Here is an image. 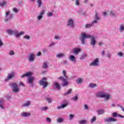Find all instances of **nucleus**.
Segmentation results:
<instances>
[{"label": "nucleus", "instance_id": "f257e3e1", "mask_svg": "<svg viewBox=\"0 0 124 124\" xmlns=\"http://www.w3.org/2000/svg\"><path fill=\"white\" fill-rule=\"evenodd\" d=\"M85 38H91L90 45L93 46V47L95 46V44H96V40H95L94 36L90 34H86V33L84 32H81L79 39L83 45L86 43V42H85Z\"/></svg>", "mask_w": 124, "mask_h": 124}, {"label": "nucleus", "instance_id": "f03ea898", "mask_svg": "<svg viewBox=\"0 0 124 124\" xmlns=\"http://www.w3.org/2000/svg\"><path fill=\"white\" fill-rule=\"evenodd\" d=\"M7 32L9 35H13V34H14L16 36V38H19L20 35L25 34V31H21L20 32H19L17 30H12L11 29L7 30Z\"/></svg>", "mask_w": 124, "mask_h": 124}, {"label": "nucleus", "instance_id": "7ed1b4c3", "mask_svg": "<svg viewBox=\"0 0 124 124\" xmlns=\"http://www.w3.org/2000/svg\"><path fill=\"white\" fill-rule=\"evenodd\" d=\"M62 73L63 76L65 77V78L62 77H60L58 78L59 80H61L62 82V87H67L68 86V81H67V77L66 76V72L65 71H62Z\"/></svg>", "mask_w": 124, "mask_h": 124}, {"label": "nucleus", "instance_id": "20e7f679", "mask_svg": "<svg viewBox=\"0 0 124 124\" xmlns=\"http://www.w3.org/2000/svg\"><path fill=\"white\" fill-rule=\"evenodd\" d=\"M99 20V16H98V14L97 13H95V20H93L92 23L86 24L85 27L86 29H89L90 28H91V27H93V25H94V24H97V21Z\"/></svg>", "mask_w": 124, "mask_h": 124}, {"label": "nucleus", "instance_id": "39448f33", "mask_svg": "<svg viewBox=\"0 0 124 124\" xmlns=\"http://www.w3.org/2000/svg\"><path fill=\"white\" fill-rule=\"evenodd\" d=\"M5 17L6 18L4 19V21L5 22H8V21H10L13 18V15H12L9 10H8L5 13Z\"/></svg>", "mask_w": 124, "mask_h": 124}, {"label": "nucleus", "instance_id": "423d86ee", "mask_svg": "<svg viewBox=\"0 0 124 124\" xmlns=\"http://www.w3.org/2000/svg\"><path fill=\"white\" fill-rule=\"evenodd\" d=\"M10 87L12 88L13 89V92L14 93H19L20 89L18 87V85L15 83H13L10 84Z\"/></svg>", "mask_w": 124, "mask_h": 124}, {"label": "nucleus", "instance_id": "0eeeda50", "mask_svg": "<svg viewBox=\"0 0 124 124\" xmlns=\"http://www.w3.org/2000/svg\"><path fill=\"white\" fill-rule=\"evenodd\" d=\"M46 80H47V78L44 77L41 80L39 81V84L40 86H43V88H46L48 86V83L46 82Z\"/></svg>", "mask_w": 124, "mask_h": 124}, {"label": "nucleus", "instance_id": "6e6552de", "mask_svg": "<svg viewBox=\"0 0 124 124\" xmlns=\"http://www.w3.org/2000/svg\"><path fill=\"white\" fill-rule=\"evenodd\" d=\"M27 60L29 62H34L35 61V54L32 52L29 53L27 57Z\"/></svg>", "mask_w": 124, "mask_h": 124}, {"label": "nucleus", "instance_id": "1a4fd4ad", "mask_svg": "<svg viewBox=\"0 0 124 124\" xmlns=\"http://www.w3.org/2000/svg\"><path fill=\"white\" fill-rule=\"evenodd\" d=\"M99 65V59L96 58L94 59L91 63L90 64V66H98Z\"/></svg>", "mask_w": 124, "mask_h": 124}, {"label": "nucleus", "instance_id": "9d476101", "mask_svg": "<svg viewBox=\"0 0 124 124\" xmlns=\"http://www.w3.org/2000/svg\"><path fill=\"white\" fill-rule=\"evenodd\" d=\"M35 78L33 77L28 78L27 80V83L29 84V86L32 88L33 87V81Z\"/></svg>", "mask_w": 124, "mask_h": 124}, {"label": "nucleus", "instance_id": "9b49d317", "mask_svg": "<svg viewBox=\"0 0 124 124\" xmlns=\"http://www.w3.org/2000/svg\"><path fill=\"white\" fill-rule=\"evenodd\" d=\"M67 26L73 29L74 28V20L72 18H69L68 20Z\"/></svg>", "mask_w": 124, "mask_h": 124}, {"label": "nucleus", "instance_id": "f8f14e48", "mask_svg": "<svg viewBox=\"0 0 124 124\" xmlns=\"http://www.w3.org/2000/svg\"><path fill=\"white\" fill-rule=\"evenodd\" d=\"M44 14H45V10H43L40 12L39 15L37 16V19L38 21L42 20V18H43V15H44Z\"/></svg>", "mask_w": 124, "mask_h": 124}, {"label": "nucleus", "instance_id": "ddd939ff", "mask_svg": "<svg viewBox=\"0 0 124 124\" xmlns=\"http://www.w3.org/2000/svg\"><path fill=\"white\" fill-rule=\"evenodd\" d=\"M15 76V73L11 72L8 74L7 77L6 79H4L5 81H9V80H11Z\"/></svg>", "mask_w": 124, "mask_h": 124}, {"label": "nucleus", "instance_id": "4468645a", "mask_svg": "<svg viewBox=\"0 0 124 124\" xmlns=\"http://www.w3.org/2000/svg\"><path fill=\"white\" fill-rule=\"evenodd\" d=\"M105 93V92H104V91H100L96 94V97H100V98H103V96H104Z\"/></svg>", "mask_w": 124, "mask_h": 124}, {"label": "nucleus", "instance_id": "2eb2a0df", "mask_svg": "<svg viewBox=\"0 0 124 124\" xmlns=\"http://www.w3.org/2000/svg\"><path fill=\"white\" fill-rule=\"evenodd\" d=\"M73 51L75 53V55H78L81 51V49L78 47H76L73 49Z\"/></svg>", "mask_w": 124, "mask_h": 124}, {"label": "nucleus", "instance_id": "dca6fc26", "mask_svg": "<svg viewBox=\"0 0 124 124\" xmlns=\"http://www.w3.org/2000/svg\"><path fill=\"white\" fill-rule=\"evenodd\" d=\"M69 60H70L71 62H73L74 63H76V58H75V56L73 55H70L69 57Z\"/></svg>", "mask_w": 124, "mask_h": 124}, {"label": "nucleus", "instance_id": "f3484780", "mask_svg": "<svg viewBox=\"0 0 124 124\" xmlns=\"http://www.w3.org/2000/svg\"><path fill=\"white\" fill-rule=\"evenodd\" d=\"M116 121H117V120L112 118H107L105 119V122H106L107 123H109V122H116Z\"/></svg>", "mask_w": 124, "mask_h": 124}, {"label": "nucleus", "instance_id": "a211bd4d", "mask_svg": "<svg viewBox=\"0 0 124 124\" xmlns=\"http://www.w3.org/2000/svg\"><path fill=\"white\" fill-rule=\"evenodd\" d=\"M103 98H105V100H108L109 99H110V94L105 93Z\"/></svg>", "mask_w": 124, "mask_h": 124}, {"label": "nucleus", "instance_id": "6ab92c4d", "mask_svg": "<svg viewBox=\"0 0 124 124\" xmlns=\"http://www.w3.org/2000/svg\"><path fill=\"white\" fill-rule=\"evenodd\" d=\"M3 103H4V99H0V108L2 110L4 109V107H3Z\"/></svg>", "mask_w": 124, "mask_h": 124}, {"label": "nucleus", "instance_id": "aec40b11", "mask_svg": "<svg viewBox=\"0 0 124 124\" xmlns=\"http://www.w3.org/2000/svg\"><path fill=\"white\" fill-rule=\"evenodd\" d=\"M53 86L58 90V91H60L61 90V86L58 83V82H54L53 83Z\"/></svg>", "mask_w": 124, "mask_h": 124}, {"label": "nucleus", "instance_id": "412c9836", "mask_svg": "<svg viewBox=\"0 0 124 124\" xmlns=\"http://www.w3.org/2000/svg\"><path fill=\"white\" fill-rule=\"evenodd\" d=\"M7 4V1L6 0H3L1 2H0V6L1 7H3V6H5Z\"/></svg>", "mask_w": 124, "mask_h": 124}, {"label": "nucleus", "instance_id": "4be33fe9", "mask_svg": "<svg viewBox=\"0 0 124 124\" xmlns=\"http://www.w3.org/2000/svg\"><path fill=\"white\" fill-rule=\"evenodd\" d=\"M56 57L57 59H62V58H64L65 55L63 53H60L57 54Z\"/></svg>", "mask_w": 124, "mask_h": 124}, {"label": "nucleus", "instance_id": "5701e85b", "mask_svg": "<svg viewBox=\"0 0 124 124\" xmlns=\"http://www.w3.org/2000/svg\"><path fill=\"white\" fill-rule=\"evenodd\" d=\"M22 117H30L31 116V113L28 112H23L21 113Z\"/></svg>", "mask_w": 124, "mask_h": 124}, {"label": "nucleus", "instance_id": "b1692460", "mask_svg": "<svg viewBox=\"0 0 124 124\" xmlns=\"http://www.w3.org/2000/svg\"><path fill=\"white\" fill-rule=\"evenodd\" d=\"M97 113L98 115H103L105 113V111L104 109H100L97 110Z\"/></svg>", "mask_w": 124, "mask_h": 124}, {"label": "nucleus", "instance_id": "393cba45", "mask_svg": "<svg viewBox=\"0 0 124 124\" xmlns=\"http://www.w3.org/2000/svg\"><path fill=\"white\" fill-rule=\"evenodd\" d=\"M32 76V73L31 72H29L28 73H27L26 74H25V76H26L28 78H30Z\"/></svg>", "mask_w": 124, "mask_h": 124}, {"label": "nucleus", "instance_id": "a878e982", "mask_svg": "<svg viewBox=\"0 0 124 124\" xmlns=\"http://www.w3.org/2000/svg\"><path fill=\"white\" fill-rule=\"evenodd\" d=\"M31 105V102L27 101L25 103L22 105L23 107H29V106Z\"/></svg>", "mask_w": 124, "mask_h": 124}, {"label": "nucleus", "instance_id": "bb28decb", "mask_svg": "<svg viewBox=\"0 0 124 124\" xmlns=\"http://www.w3.org/2000/svg\"><path fill=\"white\" fill-rule=\"evenodd\" d=\"M43 67L45 69H47V68H48V62H44L43 63Z\"/></svg>", "mask_w": 124, "mask_h": 124}, {"label": "nucleus", "instance_id": "cd10ccee", "mask_svg": "<svg viewBox=\"0 0 124 124\" xmlns=\"http://www.w3.org/2000/svg\"><path fill=\"white\" fill-rule=\"evenodd\" d=\"M80 1H81V0H76L75 5H76V6H80V5H81V3H80Z\"/></svg>", "mask_w": 124, "mask_h": 124}, {"label": "nucleus", "instance_id": "c85d7f7f", "mask_svg": "<svg viewBox=\"0 0 124 124\" xmlns=\"http://www.w3.org/2000/svg\"><path fill=\"white\" fill-rule=\"evenodd\" d=\"M113 116L114 118H116L117 117H119L120 118H124L123 116H122L121 115L117 114V113L114 112L113 113Z\"/></svg>", "mask_w": 124, "mask_h": 124}, {"label": "nucleus", "instance_id": "c756f323", "mask_svg": "<svg viewBox=\"0 0 124 124\" xmlns=\"http://www.w3.org/2000/svg\"><path fill=\"white\" fill-rule=\"evenodd\" d=\"M120 32L122 33L124 31V25H121L119 28Z\"/></svg>", "mask_w": 124, "mask_h": 124}, {"label": "nucleus", "instance_id": "7c9ffc66", "mask_svg": "<svg viewBox=\"0 0 124 124\" xmlns=\"http://www.w3.org/2000/svg\"><path fill=\"white\" fill-rule=\"evenodd\" d=\"M109 15L110 16H116V15H117V13L115 11H111L109 12Z\"/></svg>", "mask_w": 124, "mask_h": 124}, {"label": "nucleus", "instance_id": "2f4dec72", "mask_svg": "<svg viewBox=\"0 0 124 124\" xmlns=\"http://www.w3.org/2000/svg\"><path fill=\"white\" fill-rule=\"evenodd\" d=\"M71 92H72V89H68V91L64 93V95H67L68 94H70V93H71Z\"/></svg>", "mask_w": 124, "mask_h": 124}, {"label": "nucleus", "instance_id": "473e14b6", "mask_svg": "<svg viewBox=\"0 0 124 124\" xmlns=\"http://www.w3.org/2000/svg\"><path fill=\"white\" fill-rule=\"evenodd\" d=\"M82 81H83V79L82 78H79L76 80V83H77V84H81V83H82Z\"/></svg>", "mask_w": 124, "mask_h": 124}, {"label": "nucleus", "instance_id": "72a5a7b5", "mask_svg": "<svg viewBox=\"0 0 124 124\" xmlns=\"http://www.w3.org/2000/svg\"><path fill=\"white\" fill-rule=\"evenodd\" d=\"M87 57V54L86 53H83L80 58V60H85Z\"/></svg>", "mask_w": 124, "mask_h": 124}, {"label": "nucleus", "instance_id": "f704fd0d", "mask_svg": "<svg viewBox=\"0 0 124 124\" xmlns=\"http://www.w3.org/2000/svg\"><path fill=\"white\" fill-rule=\"evenodd\" d=\"M67 105V104H62L61 106L58 107L57 109H62V108H64Z\"/></svg>", "mask_w": 124, "mask_h": 124}, {"label": "nucleus", "instance_id": "c9c22d12", "mask_svg": "<svg viewBox=\"0 0 124 124\" xmlns=\"http://www.w3.org/2000/svg\"><path fill=\"white\" fill-rule=\"evenodd\" d=\"M86 123H87V121L85 120H82L79 122V124H86Z\"/></svg>", "mask_w": 124, "mask_h": 124}, {"label": "nucleus", "instance_id": "e433bc0d", "mask_svg": "<svg viewBox=\"0 0 124 124\" xmlns=\"http://www.w3.org/2000/svg\"><path fill=\"white\" fill-rule=\"evenodd\" d=\"M37 2L38 4V7H40L42 4V1H41V0H37Z\"/></svg>", "mask_w": 124, "mask_h": 124}, {"label": "nucleus", "instance_id": "4c0bfd02", "mask_svg": "<svg viewBox=\"0 0 124 124\" xmlns=\"http://www.w3.org/2000/svg\"><path fill=\"white\" fill-rule=\"evenodd\" d=\"M89 88H95V87H96V84L90 83L89 84Z\"/></svg>", "mask_w": 124, "mask_h": 124}, {"label": "nucleus", "instance_id": "58836bf2", "mask_svg": "<svg viewBox=\"0 0 124 124\" xmlns=\"http://www.w3.org/2000/svg\"><path fill=\"white\" fill-rule=\"evenodd\" d=\"M62 122H63V118H60L57 119V123L61 124V123H62Z\"/></svg>", "mask_w": 124, "mask_h": 124}, {"label": "nucleus", "instance_id": "ea45409f", "mask_svg": "<svg viewBox=\"0 0 124 124\" xmlns=\"http://www.w3.org/2000/svg\"><path fill=\"white\" fill-rule=\"evenodd\" d=\"M23 38H24V39H26L27 40H29V39L31 38V37L28 35H26L23 36Z\"/></svg>", "mask_w": 124, "mask_h": 124}, {"label": "nucleus", "instance_id": "a19ab883", "mask_svg": "<svg viewBox=\"0 0 124 124\" xmlns=\"http://www.w3.org/2000/svg\"><path fill=\"white\" fill-rule=\"evenodd\" d=\"M96 120V117L95 116H93L92 119L91 120V123L93 124V122H95V120Z\"/></svg>", "mask_w": 124, "mask_h": 124}, {"label": "nucleus", "instance_id": "79ce46f5", "mask_svg": "<svg viewBox=\"0 0 124 124\" xmlns=\"http://www.w3.org/2000/svg\"><path fill=\"white\" fill-rule=\"evenodd\" d=\"M117 55L119 57H124V53H123V52H119L117 53Z\"/></svg>", "mask_w": 124, "mask_h": 124}, {"label": "nucleus", "instance_id": "37998d69", "mask_svg": "<svg viewBox=\"0 0 124 124\" xmlns=\"http://www.w3.org/2000/svg\"><path fill=\"white\" fill-rule=\"evenodd\" d=\"M47 110H48V108L46 107H44L41 108L42 111H47Z\"/></svg>", "mask_w": 124, "mask_h": 124}, {"label": "nucleus", "instance_id": "c03bdc74", "mask_svg": "<svg viewBox=\"0 0 124 124\" xmlns=\"http://www.w3.org/2000/svg\"><path fill=\"white\" fill-rule=\"evenodd\" d=\"M69 118L70 121H72V119H73V118H74V115L73 114H70L69 115Z\"/></svg>", "mask_w": 124, "mask_h": 124}, {"label": "nucleus", "instance_id": "a18cd8bd", "mask_svg": "<svg viewBox=\"0 0 124 124\" xmlns=\"http://www.w3.org/2000/svg\"><path fill=\"white\" fill-rule=\"evenodd\" d=\"M9 55H10V56H14V55H15V53L14 51L11 50L9 52Z\"/></svg>", "mask_w": 124, "mask_h": 124}, {"label": "nucleus", "instance_id": "49530a36", "mask_svg": "<svg viewBox=\"0 0 124 124\" xmlns=\"http://www.w3.org/2000/svg\"><path fill=\"white\" fill-rule=\"evenodd\" d=\"M78 97L77 96L73 97L72 98V100H74V101H77V100H78Z\"/></svg>", "mask_w": 124, "mask_h": 124}, {"label": "nucleus", "instance_id": "de8ad7c7", "mask_svg": "<svg viewBox=\"0 0 124 124\" xmlns=\"http://www.w3.org/2000/svg\"><path fill=\"white\" fill-rule=\"evenodd\" d=\"M46 100L48 103H51V102H52V99L51 98H46Z\"/></svg>", "mask_w": 124, "mask_h": 124}, {"label": "nucleus", "instance_id": "09e8293b", "mask_svg": "<svg viewBox=\"0 0 124 124\" xmlns=\"http://www.w3.org/2000/svg\"><path fill=\"white\" fill-rule=\"evenodd\" d=\"M12 10L13 12H15V13H18V9H17L16 8H13Z\"/></svg>", "mask_w": 124, "mask_h": 124}, {"label": "nucleus", "instance_id": "8fccbe9b", "mask_svg": "<svg viewBox=\"0 0 124 124\" xmlns=\"http://www.w3.org/2000/svg\"><path fill=\"white\" fill-rule=\"evenodd\" d=\"M84 108L85 110H89V106H88L87 105L85 104L84 105Z\"/></svg>", "mask_w": 124, "mask_h": 124}, {"label": "nucleus", "instance_id": "3c124183", "mask_svg": "<svg viewBox=\"0 0 124 124\" xmlns=\"http://www.w3.org/2000/svg\"><path fill=\"white\" fill-rule=\"evenodd\" d=\"M54 39H56L57 40H59L61 39V37H60V36H59L55 35L54 36Z\"/></svg>", "mask_w": 124, "mask_h": 124}, {"label": "nucleus", "instance_id": "603ef678", "mask_svg": "<svg viewBox=\"0 0 124 124\" xmlns=\"http://www.w3.org/2000/svg\"><path fill=\"white\" fill-rule=\"evenodd\" d=\"M56 43L54 42H52L49 45L48 47H52V46H54L55 45Z\"/></svg>", "mask_w": 124, "mask_h": 124}, {"label": "nucleus", "instance_id": "864d4df0", "mask_svg": "<svg viewBox=\"0 0 124 124\" xmlns=\"http://www.w3.org/2000/svg\"><path fill=\"white\" fill-rule=\"evenodd\" d=\"M47 16L48 17H52V16H53V13L51 12L47 13Z\"/></svg>", "mask_w": 124, "mask_h": 124}, {"label": "nucleus", "instance_id": "5fc2aeb1", "mask_svg": "<svg viewBox=\"0 0 124 124\" xmlns=\"http://www.w3.org/2000/svg\"><path fill=\"white\" fill-rule=\"evenodd\" d=\"M46 122H48V123H51V119L48 117L46 118Z\"/></svg>", "mask_w": 124, "mask_h": 124}, {"label": "nucleus", "instance_id": "6e6d98bb", "mask_svg": "<svg viewBox=\"0 0 124 124\" xmlns=\"http://www.w3.org/2000/svg\"><path fill=\"white\" fill-rule=\"evenodd\" d=\"M103 44V42L102 41H101L100 42H99L98 45L99 46H102V45Z\"/></svg>", "mask_w": 124, "mask_h": 124}, {"label": "nucleus", "instance_id": "4d7b16f0", "mask_svg": "<svg viewBox=\"0 0 124 124\" xmlns=\"http://www.w3.org/2000/svg\"><path fill=\"white\" fill-rule=\"evenodd\" d=\"M107 57H108V59H110V58H111V54L108 53L107 54Z\"/></svg>", "mask_w": 124, "mask_h": 124}, {"label": "nucleus", "instance_id": "13d9d810", "mask_svg": "<svg viewBox=\"0 0 124 124\" xmlns=\"http://www.w3.org/2000/svg\"><path fill=\"white\" fill-rule=\"evenodd\" d=\"M3 45V43H2V41L0 39V46H2Z\"/></svg>", "mask_w": 124, "mask_h": 124}, {"label": "nucleus", "instance_id": "bf43d9fd", "mask_svg": "<svg viewBox=\"0 0 124 124\" xmlns=\"http://www.w3.org/2000/svg\"><path fill=\"white\" fill-rule=\"evenodd\" d=\"M37 57H39V56H41V52L40 51L38 52L37 53Z\"/></svg>", "mask_w": 124, "mask_h": 124}, {"label": "nucleus", "instance_id": "052dcab7", "mask_svg": "<svg viewBox=\"0 0 124 124\" xmlns=\"http://www.w3.org/2000/svg\"><path fill=\"white\" fill-rule=\"evenodd\" d=\"M19 85L20 86H23V87H25V84H24V83H23L22 82H19Z\"/></svg>", "mask_w": 124, "mask_h": 124}, {"label": "nucleus", "instance_id": "680f3d73", "mask_svg": "<svg viewBox=\"0 0 124 124\" xmlns=\"http://www.w3.org/2000/svg\"><path fill=\"white\" fill-rule=\"evenodd\" d=\"M103 15H104L105 16V17H106V16L107 15V13L104 12L103 13Z\"/></svg>", "mask_w": 124, "mask_h": 124}, {"label": "nucleus", "instance_id": "e2e57ef3", "mask_svg": "<svg viewBox=\"0 0 124 124\" xmlns=\"http://www.w3.org/2000/svg\"><path fill=\"white\" fill-rule=\"evenodd\" d=\"M104 55H105V51H103L102 52V56H104Z\"/></svg>", "mask_w": 124, "mask_h": 124}, {"label": "nucleus", "instance_id": "0e129e2a", "mask_svg": "<svg viewBox=\"0 0 124 124\" xmlns=\"http://www.w3.org/2000/svg\"><path fill=\"white\" fill-rule=\"evenodd\" d=\"M63 63H64V64H66L67 63V61H64Z\"/></svg>", "mask_w": 124, "mask_h": 124}, {"label": "nucleus", "instance_id": "69168bd1", "mask_svg": "<svg viewBox=\"0 0 124 124\" xmlns=\"http://www.w3.org/2000/svg\"><path fill=\"white\" fill-rule=\"evenodd\" d=\"M26 76H25V75H22L21 76V78H24V77H25Z\"/></svg>", "mask_w": 124, "mask_h": 124}, {"label": "nucleus", "instance_id": "338daca9", "mask_svg": "<svg viewBox=\"0 0 124 124\" xmlns=\"http://www.w3.org/2000/svg\"><path fill=\"white\" fill-rule=\"evenodd\" d=\"M111 106H112V107H115V105H114V104H112L111 105Z\"/></svg>", "mask_w": 124, "mask_h": 124}, {"label": "nucleus", "instance_id": "774afa93", "mask_svg": "<svg viewBox=\"0 0 124 124\" xmlns=\"http://www.w3.org/2000/svg\"><path fill=\"white\" fill-rule=\"evenodd\" d=\"M122 109L123 111H124V108H122Z\"/></svg>", "mask_w": 124, "mask_h": 124}]
</instances>
